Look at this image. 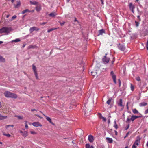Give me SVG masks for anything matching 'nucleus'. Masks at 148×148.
I'll list each match as a JSON object with an SVG mask.
<instances>
[{
  "label": "nucleus",
  "mask_w": 148,
  "mask_h": 148,
  "mask_svg": "<svg viewBox=\"0 0 148 148\" xmlns=\"http://www.w3.org/2000/svg\"><path fill=\"white\" fill-rule=\"evenodd\" d=\"M4 96L7 98H10L12 99H16L18 97L17 94L8 91H6L4 93Z\"/></svg>",
  "instance_id": "1"
},
{
  "label": "nucleus",
  "mask_w": 148,
  "mask_h": 148,
  "mask_svg": "<svg viewBox=\"0 0 148 148\" xmlns=\"http://www.w3.org/2000/svg\"><path fill=\"white\" fill-rule=\"evenodd\" d=\"M11 30L10 28L3 27L0 29V33H6L8 34Z\"/></svg>",
  "instance_id": "2"
},
{
  "label": "nucleus",
  "mask_w": 148,
  "mask_h": 148,
  "mask_svg": "<svg viewBox=\"0 0 148 148\" xmlns=\"http://www.w3.org/2000/svg\"><path fill=\"white\" fill-rule=\"evenodd\" d=\"M107 55V54L106 53L105 55L102 59V62L104 64L108 63L110 60V58L106 56Z\"/></svg>",
  "instance_id": "3"
},
{
  "label": "nucleus",
  "mask_w": 148,
  "mask_h": 148,
  "mask_svg": "<svg viewBox=\"0 0 148 148\" xmlns=\"http://www.w3.org/2000/svg\"><path fill=\"white\" fill-rule=\"evenodd\" d=\"M140 117L138 116L133 115L132 116L131 118L130 119L129 118H127V120L126 121V122L130 123V120H131L132 121H133L136 118H138Z\"/></svg>",
  "instance_id": "4"
},
{
  "label": "nucleus",
  "mask_w": 148,
  "mask_h": 148,
  "mask_svg": "<svg viewBox=\"0 0 148 148\" xmlns=\"http://www.w3.org/2000/svg\"><path fill=\"white\" fill-rule=\"evenodd\" d=\"M32 69L33 71L35 76L37 79H39V78L38 75L36 68L34 65H32Z\"/></svg>",
  "instance_id": "5"
},
{
  "label": "nucleus",
  "mask_w": 148,
  "mask_h": 148,
  "mask_svg": "<svg viewBox=\"0 0 148 148\" xmlns=\"http://www.w3.org/2000/svg\"><path fill=\"white\" fill-rule=\"evenodd\" d=\"M110 75H111L114 82L115 84L116 83V75L114 73V72L113 71H112L110 72Z\"/></svg>",
  "instance_id": "6"
},
{
  "label": "nucleus",
  "mask_w": 148,
  "mask_h": 148,
  "mask_svg": "<svg viewBox=\"0 0 148 148\" xmlns=\"http://www.w3.org/2000/svg\"><path fill=\"white\" fill-rule=\"evenodd\" d=\"M118 47L119 50L123 51H124L125 49V47L124 45L120 44H119Z\"/></svg>",
  "instance_id": "7"
},
{
  "label": "nucleus",
  "mask_w": 148,
  "mask_h": 148,
  "mask_svg": "<svg viewBox=\"0 0 148 148\" xmlns=\"http://www.w3.org/2000/svg\"><path fill=\"white\" fill-rule=\"evenodd\" d=\"M140 142V139H138L136 140L134 142V144H133L132 147V148H136V145L138 146L139 145V143Z\"/></svg>",
  "instance_id": "8"
},
{
  "label": "nucleus",
  "mask_w": 148,
  "mask_h": 148,
  "mask_svg": "<svg viewBox=\"0 0 148 148\" xmlns=\"http://www.w3.org/2000/svg\"><path fill=\"white\" fill-rule=\"evenodd\" d=\"M40 112L42 113L43 114V115L46 117L47 120L50 123H51L52 125H54L53 122H52L51 119L49 117L46 116L44 114H43L41 111H40Z\"/></svg>",
  "instance_id": "9"
},
{
  "label": "nucleus",
  "mask_w": 148,
  "mask_h": 148,
  "mask_svg": "<svg viewBox=\"0 0 148 148\" xmlns=\"http://www.w3.org/2000/svg\"><path fill=\"white\" fill-rule=\"evenodd\" d=\"M129 6L130 10L133 13H134V9L135 8V6L132 4V3H130Z\"/></svg>",
  "instance_id": "10"
},
{
  "label": "nucleus",
  "mask_w": 148,
  "mask_h": 148,
  "mask_svg": "<svg viewBox=\"0 0 148 148\" xmlns=\"http://www.w3.org/2000/svg\"><path fill=\"white\" fill-rule=\"evenodd\" d=\"M39 29L35 27H31L29 31L31 33H32L34 31H38Z\"/></svg>",
  "instance_id": "11"
},
{
  "label": "nucleus",
  "mask_w": 148,
  "mask_h": 148,
  "mask_svg": "<svg viewBox=\"0 0 148 148\" xmlns=\"http://www.w3.org/2000/svg\"><path fill=\"white\" fill-rule=\"evenodd\" d=\"M88 139L90 142H93L94 140L93 136L92 135H89L88 136Z\"/></svg>",
  "instance_id": "12"
},
{
  "label": "nucleus",
  "mask_w": 148,
  "mask_h": 148,
  "mask_svg": "<svg viewBox=\"0 0 148 148\" xmlns=\"http://www.w3.org/2000/svg\"><path fill=\"white\" fill-rule=\"evenodd\" d=\"M32 125L35 127L42 126V125L39 122H34L33 123Z\"/></svg>",
  "instance_id": "13"
},
{
  "label": "nucleus",
  "mask_w": 148,
  "mask_h": 148,
  "mask_svg": "<svg viewBox=\"0 0 148 148\" xmlns=\"http://www.w3.org/2000/svg\"><path fill=\"white\" fill-rule=\"evenodd\" d=\"M106 140L107 142L109 143H112L113 142L112 139L111 138L109 137L106 138Z\"/></svg>",
  "instance_id": "14"
},
{
  "label": "nucleus",
  "mask_w": 148,
  "mask_h": 148,
  "mask_svg": "<svg viewBox=\"0 0 148 148\" xmlns=\"http://www.w3.org/2000/svg\"><path fill=\"white\" fill-rule=\"evenodd\" d=\"M99 34L98 35V36L102 35L103 33H105V30L102 29L101 30H100L98 31Z\"/></svg>",
  "instance_id": "15"
},
{
  "label": "nucleus",
  "mask_w": 148,
  "mask_h": 148,
  "mask_svg": "<svg viewBox=\"0 0 148 148\" xmlns=\"http://www.w3.org/2000/svg\"><path fill=\"white\" fill-rule=\"evenodd\" d=\"M41 9V6L40 5H38L36 8V10L37 12L40 11Z\"/></svg>",
  "instance_id": "16"
},
{
  "label": "nucleus",
  "mask_w": 148,
  "mask_h": 148,
  "mask_svg": "<svg viewBox=\"0 0 148 148\" xmlns=\"http://www.w3.org/2000/svg\"><path fill=\"white\" fill-rule=\"evenodd\" d=\"M56 15H57V14L55 12H52L50 13L49 15L50 16L54 17Z\"/></svg>",
  "instance_id": "17"
},
{
  "label": "nucleus",
  "mask_w": 148,
  "mask_h": 148,
  "mask_svg": "<svg viewBox=\"0 0 148 148\" xmlns=\"http://www.w3.org/2000/svg\"><path fill=\"white\" fill-rule=\"evenodd\" d=\"M147 105V103L145 102H142L139 104V106L140 107L145 106Z\"/></svg>",
  "instance_id": "18"
},
{
  "label": "nucleus",
  "mask_w": 148,
  "mask_h": 148,
  "mask_svg": "<svg viewBox=\"0 0 148 148\" xmlns=\"http://www.w3.org/2000/svg\"><path fill=\"white\" fill-rule=\"evenodd\" d=\"M118 105L119 106H122V101L121 99H119V101L118 103Z\"/></svg>",
  "instance_id": "19"
},
{
  "label": "nucleus",
  "mask_w": 148,
  "mask_h": 148,
  "mask_svg": "<svg viewBox=\"0 0 148 148\" xmlns=\"http://www.w3.org/2000/svg\"><path fill=\"white\" fill-rule=\"evenodd\" d=\"M14 7L15 8H18L19 6H20L21 5V3L20 1H19L18 2L17 4L16 5H14Z\"/></svg>",
  "instance_id": "20"
},
{
  "label": "nucleus",
  "mask_w": 148,
  "mask_h": 148,
  "mask_svg": "<svg viewBox=\"0 0 148 148\" xmlns=\"http://www.w3.org/2000/svg\"><path fill=\"white\" fill-rule=\"evenodd\" d=\"M22 136L24 137H26L27 136V133L26 131H24L22 134Z\"/></svg>",
  "instance_id": "21"
},
{
  "label": "nucleus",
  "mask_w": 148,
  "mask_h": 148,
  "mask_svg": "<svg viewBox=\"0 0 148 148\" xmlns=\"http://www.w3.org/2000/svg\"><path fill=\"white\" fill-rule=\"evenodd\" d=\"M31 12V11L29 10L28 9H26L22 11V14H24L26 12Z\"/></svg>",
  "instance_id": "22"
},
{
  "label": "nucleus",
  "mask_w": 148,
  "mask_h": 148,
  "mask_svg": "<svg viewBox=\"0 0 148 148\" xmlns=\"http://www.w3.org/2000/svg\"><path fill=\"white\" fill-rule=\"evenodd\" d=\"M7 118V116H3L0 114V120H3Z\"/></svg>",
  "instance_id": "23"
},
{
  "label": "nucleus",
  "mask_w": 148,
  "mask_h": 148,
  "mask_svg": "<svg viewBox=\"0 0 148 148\" xmlns=\"http://www.w3.org/2000/svg\"><path fill=\"white\" fill-rule=\"evenodd\" d=\"M0 61L3 62H5V59L1 56L0 55Z\"/></svg>",
  "instance_id": "24"
},
{
  "label": "nucleus",
  "mask_w": 148,
  "mask_h": 148,
  "mask_svg": "<svg viewBox=\"0 0 148 148\" xmlns=\"http://www.w3.org/2000/svg\"><path fill=\"white\" fill-rule=\"evenodd\" d=\"M30 4L32 5H37L38 3L36 1H30Z\"/></svg>",
  "instance_id": "25"
},
{
  "label": "nucleus",
  "mask_w": 148,
  "mask_h": 148,
  "mask_svg": "<svg viewBox=\"0 0 148 148\" xmlns=\"http://www.w3.org/2000/svg\"><path fill=\"white\" fill-rule=\"evenodd\" d=\"M86 148H94L92 146H90V145L89 144H87L86 145Z\"/></svg>",
  "instance_id": "26"
},
{
  "label": "nucleus",
  "mask_w": 148,
  "mask_h": 148,
  "mask_svg": "<svg viewBox=\"0 0 148 148\" xmlns=\"http://www.w3.org/2000/svg\"><path fill=\"white\" fill-rule=\"evenodd\" d=\"M114 127L117 130L118 128V125L117 124L115 121H114Z\"/></svg>",
  "instance_id": "27"
},
{
  "label": "nucleus",
  "mask_w": 148,
  "mask_h": 148,
  "mask_svg": "<svg viewBox=\"0 0 148 148\" xmlns=\"http://www.w3.org/2000/svg\"><path fill=\"white\" fill-rule=\"evenodd\" d=\"M112 99L111 98H110L108 100H107V101L106 103L108 104L109 105L111 102V100H112Z\"/></svg>",
  "instance_id": "28"
},
{
  "label": "nucleus",
  "mask_w": 148,
  "mask_h": 148,
  "mask_svg": "<svg viewBox=\"0 0 148 148\" xmlns=\"http://www.w3.org/2000/svg\"><path fill=\"white\" fill-rule=\"evenodd\" d=\"M132 111L134 114H136L138 113V111L136 109H133L132 110Z\"/></svg>",
  "instance_id": "29"
},
{
  "label": "nucleus",
  "mask_w": 148,
  "mask_h": 148,
  "mask_svg": "<svg viewBox=\"0 0 148 148\" xmlns=\"http://www.w3.org/2000/svg\"><path fill=\"white\" fill-rule=\"evenodd\" d=\"M57 29V28H56L50 29H49L47 30V32L48 33H49L53 30H56V29Z\"/></svg>",
  "instance_id": "30"
},
{
  "label": "nucleus",
  "mask_w": 148,
  "mask_h": 148,
  "mask_svg": "<svg viewBox=\"0 0 148 148\" xmlns=\"http://www.w3.org/2000/svg\"><path fill=\"white\" fill-rule=\"evenodd\" d=\"M20 41V40L19 39L17 38V39H15V40H12V42H19Z\"/></svg>",
  "instance_id": "31"
},
{
  "label": "nucleus",
  "mask_w": 148,
  "mask_h": 148,
  "mask_svg": "<svg viewBox=\"0 0 148 148\" xmlns=\"http://www.w3.org/2000/svg\"><path fill=\"white\" fill-rule=\"evenodd\" d=\"M99 114L100 115L101 118L103 119V121H106V119L105 118L102 116L101 114L100 113H99Z\"/></svg>",
  "instance_id": "32"
},
{
  "label": "nucleus",
  "mask_w": 148,
  "mask_h": 148,
  "mask_svg": "<svg viewBox=\"0 0 148 148\" xmlns=\"http://www.w3.org/2000/svg\"><path fill=\"white\" fill-rule=\"evenodd\" d=\"M3 135L4 136H7L8 137H10L11 136V135L9 134H5V133L4 132L3 134Z\"/></svg>",
  "instance_id": "33"
},
{
  "label": "nucleus",
  "mask_w": 148,
  "mask_h": 148,
  "mask_svg": "<svg viewBox=\"0 0 148 148\" xmlns=\"http://www.w3.org/2000/svg\"><path fill=\"white\" fill-rule=\"evenodd\" d=\"M14 127V125H6L5 127L6 129H7L9 127Z\"/></svg>",
  "instance_id": "34"
},
{
  "label": "nucleus",
  "mask_w": 148,
  "mask_h": 148,
  "mask_svg": "<svg viewBox=\"0 0 148 148\" xmlns=\"http://www.w3.org/2000/svg\"><path fill=\"white\" fill-rule=\"evenodd\" d=\"M17 16L16 15H14L11 18V21H12L15 19L16 18Z\"/></svg>",
  "instance_id": "35"
},
{
  "label": "nucleus",
  "mask_w": 148,
  "mask_h": 148,
  "mask_svg": "<svg viewBox=\"0 0 148 148\" xmlns=\"http://www.w3.org/2000/svg\"><path fill=\"white\" fill-rule=\"evenodd\" d=\"M135 24H136V26L137 27L139 25V23L138 22V21H135Z\"/></svg>",
  "instance_id": "36"
},
{
  "label": "nucleus",
  "mask_w": 148,
  "mask_h": 148,
  "mask_svg": "<svg viewBox=\"0 0 148 148\" xmlns=\"http://www.w3.org/2000/svg\"><path fill=\"white\" fill-rule=\"evenodd\" d=\"M130 127V124H129L125 128V130H127Z\"/></svg>",
  "instance_id": "37"
},
{
  "label": "nucleus",
  "mask_w": 148,
  "mask_h": 148,
  "mask_svg": "<svg viewBox=\"0 0 148 148\" xmlns=\"http://www.w3.org/2000/svg\"><path fill=\"white\" fill-rule=\"evenodd\" d=\"M131 89L132 90V91H133L134 90V87L133 86L132 84H131Z\"/></svg>",
  "instance_id": "38"
},
{
  "label": "nucleus",
  "mask_w": 148,
  "mask_h": 148,
  "mask_svg": "<svg viewBox=\"0 0 148 148\" xmlns=\"http://www.w3.org/2000/svg\"><path fill=\"white\" fill-rule=\"evenodd\" d=\"M15 116L17 117L19 119H23V117L19 116Z\"/></svg>",
  "instance_id": "39"
},
{
  "label": "nucleus",
  "mask_w": 148,
  "mask_h": 148,
  "mask_svg": "<svg viewBox=\"0 0 148 148\" xmlns=\"http://www.w3.org/2000/svg\"><path fill=\"white\" fill-rule=\"evenodd\" d=\"M34 46H33L32 45H29L28 47V48L29 49H30V48H34Z\"/></svg>",
  "instance_id": "40"
},
{
  "label": "nucleus",
  "mask_w": 148,
  "mask_h": 148,
  "mask_svg": "<svg viewBox=\"0 0 148 148\" xmlns=\"http://www.w3.org/2000/svg\"><path fill=\"white\" fill-rule=\"evenodd\" d=\"M136 80L139 81L140 80V79L139 77H137L136 78Z\"/></svg>",
  "instance_id": "41"
},
{
  "label": "nucleus",
  "mask_w": 148,
  "mask_h": 148,
  "mask_svg": "<svg viewBox=\"0 0 148 148\" xmlns=\"http://www.w3.org/2000/svg\"><path fill=\"white\" fill-rule=\"evenodd\" d=\"M118 82L119 83V87H120L121 86V81L120 79H118Z\"/></svg>",
  "instance_id": "42"
},
{
  "label": "nucleus",
  "mask_w": 148,
  "mask_h": 148,
  "mask_svg": "<svg viewBox=\"0 0 148 148\" xmlns=\"http://www.w3.org/2000/svg\"><path fill=\"white\" fill-rule=\"evenodd\" d=\"M30 132L31 134H36V132L35 131H31Z\"/></svg>",
  "instance_id": "43"
},
{
  "label": "nucleus",
  "mask_w": 148,
  "mask_h": 148,
  "mask_svg": "<svg viewBox=\"0 0 148 148\" xmlns=\"http://www.w3.org/2000/svg\"><path fill=\"white\" fill-rule=\"evenodd\" d=\"M75 19L74 21L75 22H77V23H79V22L77 20V18L76 17L74 18Z\"/></svg>",
  "instance_id": "44"
},
{
  "label": "nucleus",
  "mask_w": 148,
  "mask_h": 148,
  "mask_svg": "<svg viewBox=\"0 0 148 148\" xmlns=\"http://www.w3.org/2000/svg\"><path fill=\"white\" fill-rule=\"evenodd\" d=\"M144 113L145 114L148 113V108L145 111Z\"/></svg>",
  "instance_id": "45"
},
{
  "label": "nucleus",
  "mask_w": 148,
  "mask_h": 148,
  "mask_svg": "<svg viewBox=\"0 0 148 148\" xmlns=\"http://www.w3.org/2000/svg\"><path fill=\"white\" fill-rule=\"evenodd\" d=\"M65 23V22H63L62 23L60 22V24L61 26L63 25Z\"/></svg>",
  "instance_id": "46"
},
{
  "label": "nucleus",
  "mask_w": 148,
  "mask_h": 148,
  "mask_svg": "<svg viewBox=\"0 0 148 148\" xmlns=\"http://www.w3.org/2000/svg\"><path fill=\"white\" fill-rule=\"evenodd\" d=\"M131 132H128L126 134V136H128V135L129 134V133H131Z\"/></svg>",
  "instance_id": "47"
},
{
  "label": "nucleus",
  "mask_w": 148,
  "mask_h": 148,
  "mask_svg": "<svg viewBox=\"0 0 148 148\" xmlns=\"http://www.w3.org/2000/svg\"><path fill=\"white\" fill-rule=\"evenodd\" d=\"M138 18V20L139 21H141V19L140 18V16L139 15H138L137 16Z\"/></svg>",
  "instance_id": "48"
},
{
  "label": "nucleus",
  "mask_w": 148,
  "mask_h": 148,
  "mask_svg": "<svg viewBox=\"0 0 148 148\" xmlns=\"http://www.w3.org/2000/svg\"><path fill=\"white\" fill-rule=\"evenodd\" d=\"M47 22H43L41 23H40V24L41 25H44L46 24Z\"/></svg>",
  "instance_id": "49"
},
{
  "label": "nucleus",
  "mask_w": 148,
  "mask_h": 148,
  "mask_svg": "<svg viewBox=\"0 0 148 148\" xmlns=\"http://www.w3.org/2000/svg\"><path fill=\"white\" fill-rule=\"evenodd\" d=\"M25 127L26 129H27L28 128V126L26 123H25Z\"/></svg>",
  "instance_id": "50"
},
{
  "label": "nucleus",
  "mask_w": 148,
  "mask_h": 148,
  "mask_svg": "<svg viewBox=\"0 0 148 148\" xmlns=\"http://www.w3.org/2000/svg\"><path fill=\"white\" fill-rule=\"evenodd\" d=\"M101 1V4L103 5L104 4V2H103V1L104 0H100Z\"/></svg>",
  "instance_id": "51"
},
{
  "label": "nucleus",
  "mask_w": 148,
  "mask_h": 148,
  "mask_svg": "<svg viewBox=\"0 0 148 148\" xmlns=\"http://www.w3.org/2000/svg\"><path fill=\"white\" fill-rule=\"evenodd\" d=\"M128 103H127V104H126V107H127V109H129V107H128Z\"/></svg>",
  "instance_id": "52"
},
{
  "label": "nucleus",
  "mask_w": 148,
  "mask_h": 148,
  "mask_svg": "<svg viewBox=\"0 0 148 148\" xmlns=\"http://www.w3.org/2000/svg\"><path fill=\"white\" fill-rule=\"evenodd\" d=\"M36 116L37 117H38L39 118H40L41 119H42V117H41V116H39V115H36Z\"/></svg>",
  "instance_id": "53"
},
{
  "label": "nucleus",
  "mask_w": 148,
  "mask_h": 148,
  "mask_svg": "<svg viewBox=\"0 0 148 148\" xmlns=\"http://www.w3.org/2000/svg\"><path fill=\"white\" fill-rule=\"evenodd\" d=\"M37 110L35 109H32L31 110V111H37Z\"/></svg>",
  "instance_id": "54"
},
{
  "label": "nucleus",
  "mask_w": 148,
  "mask_h": 148,
  "mask_svg": "<svg viewBox=\"0 0 148 148\" xmlns=\"http://www.w3.org/2000/svg\"><path fill=\"white\" fill-rule=\"evenodd\" d=\"M114 61H115V59L114 60V58H113L112 61V64H113L114 62Z\"/></svg>",
  "instance_id": "55"
},
{
  "label": "nucleus",
  "mask_w": 148,
  "mask_h": 148,
  "mask_svg": "<svg viewBox=\"0 0 148 148\" xmlns=\"http://www.w3.org/2000/svg\"><path fill=\"white\" fill-rule=\"evenodd\" d=\"M114 132H115V135H117V132L116 131H114Z\"/></svg>",
  "instance_id": "56"
},
{
  "label": "nucleus",
  "mask_w": 148,
  "mask_h": 148,
  "mask_svg": "<svg viewBox=\"0 0 148 148\" xmlns=\"http://www.w3.org/2000/svg\"><path fill=\"white\" fill-rule=\"evenodd\" d=\"M26 45V44H24L23 45V48H24V47Z\"/></svg>",
  "instance_id": "57"
},
{
  "label": "nucleus",
  "mask_w": 148,
  "mask_h": 148,
  "mask_svg": "<svg viewBox=\"0 0 148 148\" xmlns=\"http://www.w3.org/2000/svg\"><path fill=\"white\" fill-rule=\"evenodd\" d=\"M19 132L21 133L22 134H23V131H22L21 130H20L19 131Z\"/></svg>",
  "instance_id": "58"
},
{
  "label": "nucleus",
  "mask_w": 148,
  "mask_h": 148,
  "mask_svg": "<svg viewBox=\"0 0 148 148\" xmlns=\"http://www.w3.org/2000/svg\"><path fill=\"white\" fill-rule=\"evenodd\" d=\"M10 16V15L9 14H8V15H7L6 16V18H8V17L9 16Z\"/></svg>",
  "instance_id": "59"
},
{
  "label": "nucleus",
  "mask_w": 148,
  "mask_h": 148,
  "mask_svg": "<svg viewBox=\"0 0 148 148\" xmlns=\"http://www.w3.org/2000/svg\"><path fill=\"white\" fill-rule=\"evenodd\" d=\"M146 146H147V147H148V141H147V143H146Z\"/></svg>",
  "instance_id": "60"
},
{
  "label": "nucleus",
  "mask_w": 148,
  "mask_h": 148,
  "mask_svg": "<svg viewBox=\"0 0 148 148\" xmlns=\"http://www.w3.org/2000/svg\"><path fill=\"white\" fill-rule=\"evenodd\" d=\"M108 123H110V119H108Z\"/></svg>",
  "instance_id": "61"
},
{
  "label": "nucleus",
  "mask_w": 148,
  "mask_h": 148,
  "mask_svg": "<svg viewBox=\"0 0 148 148\" xmlns=\"http://www.w3.org/2000/svg\"><path fill=\"white\" fill-rule=\"evenodd\" d=\"M3 43V42L2 41H0V44H2Z\"/></svg>",
  "instance_id": "62"
},
{
  "label": "nucleus",
  "mask_w": 148,
  "mask_h": 148,
  "mask_svg": "<svg viewBox=\"0 0 148 148\" xmlns=\"http://www.w3.org/2000/svg\"><path fill=\"white\" fill-rule=\"evenodd\" d=\"M2 107V105L1 102L0 101V108Z\"/></svg>",
  "instance_id": "63"
},
{
  "label": "nucleus",
  "mask_w": 148,
  "mask_h": 148,
  "mask_svg": "<svg viewBox=\"0 0 148 148\" xmlns=\"http://www.w3.org/2000/svg\"><path fill=\"white\" fill-rule=\"evenodd\" d=\"M14 0H11V2L12 3H13L14 1Z\"/></svg>",
  "instance_id": "64"
}]
</instances>
